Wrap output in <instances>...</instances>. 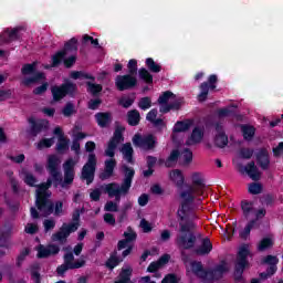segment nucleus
<instances>
[{
	"label": "nucleus",
	"instance_id": "nucleus-1",
	"mask_svg": "<svg viewBox=\"0 0 283 283\" xmlns=\"http://www.w3.org/2000/svg\"><path fill=\"white\" fill-rule=\"evenodd\" d=\"M196 193L184 190L180 192L181 209L178 211L179 218V230L178 234L175 239V244H177L178 249H184V251H189L196 247V242H198V237H196V229L198 226L193 220L187 218V213L191 211V206L196 200Z\"/></svg>",
	"mask_w": 283,
	"mask_h": 283
},
{
	"label": "nucleus",
	"instance_id": "nucleus-2",
	"mask_svg": "<svg viewBox=\"0 0 283 283\" xmlns=\"http://www.w3.org/2000/svg\"><path fill=\"white\" fill-rule=\"evenodd\" d=\"M61 159L56 155H50L46 160V171L53 179V187H60L62 189H70L71 185H74V178L76 176V161L74 158H69L63 164L64 179L59 169Z\"/></svg>",
	"mask_w": 283,
	"mask_h": 283
},
{
	"label": "nucleus",
	"instance_id": "nucleus-3",
	"mask_svg": "<svg viewBox=\"0 0 283 283\" xmlns=\"http://www.w3.org/2000/svg\"><path fill=\"white\" fill-rule=\"evenodd\" d=\"M123 132H125V128L116 127L112 138L107 143L105 156L111 159H106L104 163V171L99 174V178L102 180H109V178L114 176V169H116V160L114 156H116V149L118 148V145L125 140V137H123Z\"/></svg>",
	"mask_w": 283,
	"mask_h": 283
},
{
	"label": "nucleus",
	"instance_id": "nucleus-4",
	"mask_svg": "<svg viewBox=\"0 0 283 283\" xmlns=\"http://www.w3.org/2000/svg\"><path fill=\"white\" fill-rule=\"evenodd\" d=\"M52 179H48L46 182H42L38 186L36 189V199H35V207L38 210H43V209H48V211L52 212V200H50V198H52V192H50L48 189H50V187H52Z\"/></svg>",
	"mask_w": 283,
	"mask_h": 283
},
{
	"label": "nucleus",
	"instance_id": "nucleus-5",
	"mask_svg": "<svg viewBox=\"0 0 283 283\" xmlns=\"http://www.w3.org/2000/svg\"><path fill=\"white\" fill-rule=\"evenodd\" d=\"M249 247L243 245L239 249L237 261L234 263V282H242L244 280V270L249 269Z\"/></svg>",
	"mask_w": 283,
	"mask_h": 283
},
{
	"label": "nucleus",
	"instance_id": "nucleus-6",
	"mask_svg": "<svg viewBox=\"0 0 283 283\" xmlns=\"http://www.w3.org/2000/svg\"><path fill=\"white\" fill-rule=\"evenodd\" d=\"M77 90H78V86H76V84L70 81H65L60 86L59 85L52 86L51 94H52L53 101L55 103H59L60 101H63L65 96H70V98H74L76 96Z\"/></svg>",
	"mask_w": 283,
	"mask_h": 283
},
{
	"label": "nucleus",
	"instance_id": "nucleus-7",
	"mask_svg": "<svg viewBox=\"0 0 283 283\" xmlns=\"http://www.w3.org/2000/svg\"><path fill=\"white\" fill-rule=\"evenodd\" d=\"M21 73L24 76H28L30 74H33L31 77H25L22 80V85L25 87H30V85H33V83H39L41 81H45V73L43 72H36V62L24 64L21 69Z\"/></svg>",
	"mask_w": 283,
	"mask_h": 283
},
{
	"label": "nucleus",
	"instance_id": "nucleus-8",
	"mask_svg": "<svg viewBox=\"0 0 283 283\" xmlns=\"http://www.w3.org/2000/svg\"><path fill=\"white\" fill-rule=\"evenodd\" d=\"M132 140L134 147H137L143 151H154V149H156V145H158V140L156 139V136H154L153 134H135Z\"/></svg>",
	"mask_w": 283,
	"mask_h": 283
},
{
	"label": "nucleus",
	"instance_id": "nucleus-9",
	"mask_svg": "<svg viewBox=\"0 0 283 283\" xmlns=\"http://www.w3.org/2000/svg\"><path fill=\"white\" fill-rule=\"evenodd\" d=\"M63 264L56 268V273L60 277H63L67 271H74V269H83L85 266V260H80L74 262V253L67 252L63 256Z\"/></svg>",
	"mask_w": 283,
	"mask_h": 283
},
{
	"label": "nucleus",
	"instance_id": "nucleus-10",
	"mask_svg": "<svg viewBox=\"0 0 283 283\" xmlns=\"http://www.w3.org/2000/svg\"><path fill=\"white\" fill-rule=\"evenodd\" d=\"M96 154H88L87 161L82 167V180H86V185H92L94 182V176L96 174Z\"/></svg>",
	"mask_w": 283,
	"mask_h": 283
},
{
	"label": "nucleus",
	"instance_id": "nucleus-11",
	"mask_svg": "<svg viewBox=\"0 0 283 283\" xmlns=\"http://www.w3.org/2000/svg\"><path fill=\"white\" fill-rule=\"evenodd\" d=\"M103 193H107L108 198H115L116 205L120 202L122 196L129 193V188L118 185V182H111L102 186Z\"/></svg>",
	"mask_w": 283,
	"mask_h": 283
},
{
	"label": "nucleus",
	"instance_id": "nucleus-12",
	"mask_svg": "<svg viewBox=\"0 0 283 283\" xmlns=\"http://www.w3.org/2000/svg\"><path fill=\"white\" fill-rule=\"evenodd\" d=\"M136 85H138V78L134 75H117L115 78V87H117L118 92L134 90Z\"/></svg>",
	"mask_w": 283,
	"mask_h": 283
},
{
	"label": "nucleus",
	"instance_id": "nucleus-13",
	"mask_svg": "<svg viewBox=\"0 0 283 283\" xmlns=\"http://www.w3.org/2000/svg\"><path fill=\"white\" fill-rule=\"evenodd\" d=\"M28 123L30 125L29 134L30 136L36 137L42 132H48L50 129V120L43 118L29 117Z\"/></svg>",
	"mask_w": 283,
	"mask_h": 283
},
{
	"label": "nucleus",
	"instance_id": "nucleus-14",
	"mask_svg": "<svg viewBox=\"0 0 283 283\" xmlns=\"http://www.w3.org/2000/svg\"><path fill=\"white\" fill-rule=\"evenodd\" d=\"M78 226L75 223H63L60 231L52 235L54 242H65L70 238L71 233H76Z\"/></svg>",
	"mask_w": 283,
	"mask_h": 283
},
{
	"label": "nucleus",
	"instance_id": "nucleus-15",
	"mask_svg": "<svg viewBox=\"0 0 283 283\" xmlns=\"http://www.w3.org/2000/svg\"><path fill=\"white\" fill-rule=\"evenodd\" d=\"M207 185L205 184V179L200 172L192 174V185L189 186L187 191L190 193H195V196H205V188Z\"/></svg>",
	"mask_w": 283,
	"mask_h": 283
},
{
	"label": "nucleus",
	"instance_id": "nucleus-16",
	"mask_svg": "<svg viewBox=\"0 0 283 283\" xmlns=\"http://www.w3.org/2000/svg\"><path fill=\"white\" fill-rule=\"evenodd\" d=\"M238 167L240 174H247L249 178L255 182L262 178V172H260L258 166H255V161L248 163L245 167H243L242 164H239Z\"/></svg>",
	"mask_w": 283,
	"mask_h": 283
},
{
	"label": "nucleus",
	"instance_id": "nucleus-17",
	"mask_svg": "<svg viewBox=\"0 0 283 283\" xmlns=\"http://www.w3.org/2000/svg\"><path fill=\"white\" fill-rule=\"evenodd\" d=\"M214 129L217 132L214 136V145L220 149H224V147L229 145V136H227V133H224V127L220 123L214 125Z\"/></svg>",
	"mask_w": 283,
	"mask_h": 283
},
{
	"label": "nucleus",
	"instance_id": "nucleus-18",
	"mask_svg": "<svg viewBox=\"0 0 283 283\" xmlns=\"http://www.w3.org/2000/svg\"><path fill=\"white\" fill-rule=\"evenodd\" d=\"M255 158H256V165L263 170L266 171L269 167H271V156L269 155V149L266 148H260L255 153Z\"/></svg>",
	"mask_w": 283,
	"mask_h": 283
},
{
	"label": "nucleus",
	"instance_id": "nucleus-19",
	"mask_svg": "<svg viewBox=\"0 0 283 283\" xmlns=\"http://www.w3.org/2000/svg\"><path fill=\"white\" fill-rule=\"evenodd\" d=\"M19 32H21V27H15L13 29L8 28L0 33V41L2 43H13V41H19V39H21Z\"/></svg>",
	"mask_w": 283,
	"mask_h": 283
},
{
	"label": "nucleus",
	"instance_id": "nucleus-20",
	"mask_svg": "<svg viewBox=\"0 0 283 283\" xmlns=\"http://www.w3.org/2000/svg\"><path fill=\"white\" fill-rule=\"evenodd\" d=\"M224 273H229L227 261H221L213 270H208V280H222Z\"/></svg>",
	"mask_w": 283,
	"mask_h": 283
},
{
	"label": "nucleus",
	"instance_id": "nucleus-21",
	"mask_svg": "<svg viewBox=\"0 0 283 283\" xmlns=\"http://www.w3.org/2000/svg\"><path fill=\"white\" fill-rule=\"evenodd\" d=\"M120 169L124 174V179L120 186L125 187L126 189H132V182H134V176H136V170L127 165H123Z\"/></svg>",
	"mask_w": 283,
	"mask_h": 283
},
{
	"label": "nucleus",
	"instance_id": "nucleus-22",
	"mask_svg": "<svg viewBox=\"0 0 283 283\" xmlns=\"http://www.w3.org/2000/svg\"><path fill=\"white\" fill-rule=\"evenodd\" d=\"M191 271L193 275L199 277L200 280H209V270H205L202 262L200 261H192L190 263Z\"/></svg>",
	"mask_w": 283,
	"mask_h": 283
},
{
	"label": "nucleus",
	"instance_id": "nucleus-23",
	"mask_svg": "<svg viewBox=\"0 0 283 283\" xmlns=\"http://www.w3.org/2000/svg\"><path fill=\"white\" fill-rule=\"evenodd\" d=\"M12 233H14V226H12V223H6L0 229V243L1 244H10Z\"/></svg>",
	"mask_w": 283,
	"mask_h": 283
},
{
	"label": "nucleus",
	"instance_id": "nucleus-24",
	"mask_svg": "<svg viewBox=\"0 0 283 283\" xmlns=\"http://www.w3.org/2000/svg\"><path fill=\"white\" fill-rule=\"evenodd\" d=\"M213 251V243H211V239L206 237L201 240L200 247L195 249L196 255H209Z\"/></svg>",
	"mask_w": 283,
	"mask_h": 283
},
{
	"label": "nucleus",
	"instance_id": "nucleus-25",
	"mask_svg": "<svg viewBox=\"0 0 283 283\" xmlns=\"http://www.w3.org/2000/svg\"><path fill=\"white\" fill-rule=\"evenodd\" d=\"M169 179L174 185L177 187V189H182L185 187V175L182 174V170L180 169H174L169 172Z\"/></svg>",
	"mask_w": 283,
	"mask_h": 283
},
{
	"label": "nucleus",
	"instance_id": "nucleus-26",
	"mask_svg": "<svg viewBox=\"0 0 283 283\" xmlns=\"http://www.w3.org/2000/svg\"><path fill=\"white\" fill-rule=\"evenodd\" d=\"M95 120L102 129H105L108 125L112 124V113L109 112H99L95 114Z\"/></svg>",
	"mask_w": 283,
	"mask_h": 283
},
{
	"label": "nucleus",
	"instance_id": "nucleus-27",
	"mask_svg": "<svg viewBox=\"0 0 283 283\" xmlns=\"http://www.w3.org/2000/svg\"><path fill=\"white\" fill-rule=\"evenodd\" d=\"M133 273L134 269L132 266L123 268L114 283H134L132 281Z\"/></svg>",
	"mask_w": 283,
	"mask_h": 283
},
{
	"label": "nucleus",
	"instance_id": "nucleus-28",
	"mask_svg": "<svg viewBox=\"0 0 283 283\" xmlns=\"http://www.w3.org/2000/svg\"><path fill=\"white\" fill-rule=\"evenodd\" d=\"M191 127V120H178L176 122L174 128H172V140L176 142V135L180 134L182 132H189V128Z\"/></svg>",
	"mask_w": 283,
	"mask_h": 283
},
{
	"label": "nucleus",
	"instance_id": "nucleus-29",
	"mask_svg": "<svg viewBox=\"0 0 283 283\" xmlns=\"http://www.w3.org/2000/svg\"><path fill=\"white\" fill-rule=\"evenodd\" d=\"M64 54H75L78 52V40L76 38H72L64 43V48L62 49Z\"/></svg>",
	"mask_w": 283,
	"mask_h": 283
},
{
	"label": "nucleus",
	"instance_id": "nucleus-30",
	"mask_svg": "<svg viewBox=\"0 0 283 283\" xmlns=\"http://www.w3.org/2000/svg\"><path fill=\"white\" fill-rule=\"evenodd\" d=\"M156 163H158V158L155 156L148 155L146 157L147 170L143 171L144 178H151V176H154V168L156 167Z\"/></svg>",
	"mask_w": 283,
	"mask_h": 283
},
{
	"label": "nucleus",
	"instance_id": "nucleus-31",
	"mask_svg": "<svg viewBox=\"0 0 283 283\" xmlns=\"http://www.w3.org/2000/svg\"><path fill=\"white\" fill-rule=\"evenodd\" d=\"M52 205H53V208H52L53 210L51 212L48 210V208H44L39 211H41L42 213H45V216H52V213L55 217L63 216V201L61 200H57L55 202L52 201Z\"/></svg>",
	"mask_w": 283,
	"mask_h": 283
},
{
	"label": "nucleus",
	"instance_id": "nucleus-32",
	"mask_svg": "<svg viewBox=\"0 0 283 283\" xmlns=\"http://www.w3.org/2000/svg\"><path fill=\"white\" fill-rule=\"evenodd\" d=\"M122 154L124 156V160H126L129 165H134V147H132V143H126L123 145Z\"/></svg>",
	"mask_w": 283,
	"mask_h": 283
},
{
	"label": "nucleus",
	"instance_id": "nucleus-33",
	"mask_svg": "<svg viewBox=\"0 0 283 283\" xmlns=\"http://www.w3.org/2000/svg\"><path fill=\"white\" fill-rule=\"evenodd\" d=\"M127 123L130 127H138L140 125V112L138 109L128 111Z\"/></svg>",
	"mask_w": 283,
	"mask_h": 283
},
{
	"label": "nucleus",
	"instance_id": "nucleus-34",
	"mask_svg": "<svg viewBox=\"0 0 283 283\" xmlns=\"http://www.w3.org/2000/svg\"><path fill=\"white\" fill-rule=\"evenodd\" d=\"M178 158H180V150L178 149L171 150L170 155L166 159L165 167H167V169H171V167H176L178 163Z\"/></svg>",
	"mask_w": 283,
	"mask_h": 283
},
{
	"label": "nucleus",
	"instance_id": "nucleus-35",
	"mask_svg": "<svg viewBox=\"0 0 283 283\" xmlns=\"http://www.w3.org/2000/svg\"><path fill=\"white\" fill-rule=\"evenodd\" d=\"M117 252L114 251L113 253H111L108 260H106L105 262V266L106 269H109V271H114V269H116V266H118V264H120V262H123V260H120L117 256Z\"/></svg>",
	"mask_w": 283,
	"mask_h": 283
},
{
	"label": "nucleus",
	"instance_id": "nucleus-36",
	"mask_svg": "<svg viewBox=\"0 0 283 283\" xmlns=\"http://www.w3.org/2000/svg\"><path fill=\"white\" fill-rule=\"evenodd\" d=\"M241 132L244 140H253V136H255V127L251 125H241Z\"/></svg>",
	"mask_w": 283,
	"mask_h": 283
},
{
	"label": "nucleus",
	"instance_id": "nucleus-37",
	"mask_svg": "<svg viewBox=\"0 0 283 283\" xmlns=\"http://www.w3.org/2000/svg\"><path fill=\"white\" fill-rule=\"evenodd\" d=\"M139 78L144 81L147 85H151L154 83V75L149 73V71L145 67L139 69L138 71Z\"/></svg>",
	"mask_w": 283,
	"mask_h": 283
},
{
	"label": "nucleus",
	"instance_id": "nucleus-38",
	"mask_svg": "<svg viewBox=\"0 0 283 283\" xmlns=\"http://www.w3.org/2000/svg\"><path fill=\"white\" fill-rule=\"evenodd\" d=\"M67 149H70V139L65 137H59L56 144L57 154H64V151H67Z\"/></svg>",
	"mask_w": 283,
	"mask_h": 283
},
{
	"label": "nucleus",
	"instance_id": "nucleus-39",
	"mask_svg": "<svg viewBox=\"0 0 283 283\" xmlns=\"http://www.w3.org/2000/svg\"><path fill=\"white\" fill-rule=\"evenodd\" d=\"M146 67L153 73V74H159V72L163 71V66L156 61H154L151 57L146 59Z\"/></svg>",
	"mask_w": 283,
	"mask_h": 283
},
{
	"label": "nucleus",
	"instance_id": "nucleus-40",
	"mask_svg": "<svg viewBox=\"0 0 283 283\" xmlns=\"http://www.w3.org/2000/svg\"><path fill=\"white\" fill-rule=\"evenodd\" d=\"M65 56H67L65 54V51H57L53 56H52V63H51V67H59V65H61V63H64V59Z\"/></svg>",
	"mask_w": 283,
	"mask_h": 283
},
{
	"label": "nucleus",
	"instance_id": "nucleus-41",
	"mask_svg": "<svg viewBox=\"0 0 283 283\" xmlns=\"http://www.w3.org/2000/svg\"><path fill=\"white\" fill-rule=\"evenodd\" d=\"M200 93L198 94V101L199 103H205L207 101V97L209 96V82H203L199 86Z\"/></svg>",
	"mask_w": 283,
	"mask_h": 283
},
{
	"label": "nucleus",
	"instance_id": "nucleus-42",
	"mask_svg": "<svg viewBox=\"0 0 283 283\" xmlns=\"http://www.w3.org/2000/svg\"><path fill=\"white\" fill-rule=\"evenodd\" d=\"M202 138H205V132H202V129L199 127H195L191 133L190 140H192L195 145H198V143H202Z\"/></svg>",
	"mask_w": 283,
	"mask_h": 283
},
{
	"label": "nucleus",
	"instance_id": "nucleus-43",
	"mask_svg": "<svg viewBox=\"0 0 283 283\" xmlns=\"http://www.w3.org/2000/svg\"><path fill=\"white\" fill-rule=\"evenodd\" d=\"M241 209L243 211L244 218L249 219L251 213H253V201H241Z\"/></svg>",
	"mask_w": 283,
	"mask_h": 283
},
{
	"label": "nucleus",
	"instance_id": "nucleus-44",
	"mask_svg": "<svg viewBox=\"0 0 283 283\" xmlns=\"http://www.w3.org/2000/svg\"><path fill=\"white\" fill-rule=\"evenodd\" d=\"M263 189L264 187L260 182H251L248 187V191L251 193V196H260Z\"/></svg>",
	"mask_w": 283,
	"mask_h": 283
},
{
	"label": "nucleus",
	"instance_id": "nucleus-45",
	"mask_svg": "<svg viewBox=\"0 0 283 283\" xmlns=\"http://www.w3.org/2000/svg\"><path fill=\"white\" fill-rule=\"evenodd\" d=\"M87 85V92L92 94V96H96L97 94H101L103 92V85L101 84H94L92 82H86Z\"/></svg>",
	"mask_w": 283,
	"mask_h": 283
},
{
	"label": "nucleus",
	"instance_id": "nucleus-46",
	"mask_svg": "<svg viewBox=\"0 0 283 283\" xmlns=\"http://www.w3.org/2000/svg\"><path fill=\"white\" fill-rule=\"evenodd\" d=\"M171 98H176V94H174L171 91H166L158 97V103L159 105H165L169 103Z\"/></svg>",
	"mask_w": 283,
	"mask_h": 283
},
{
	"label": "nucleus",
	"instance_id": "nucleus-47",
	"mask_svg": "<svg viewBox=\"0 0 283 283\" xmlns=\"http://www.w3.org/2000/svg\"><path fill=\"white\" fill-rule=\"evenodd\" d=\"M41 265L39 263H34L31 265V277L34 283H41V273H39Z\"/></svg>",
	"mask_w": 283,
	"mask_h": 283
},
{
	"label": "nucleus",
	"instance_id": "nucleus-48",
	"mask_svg": "<svg viewBox=\"0 0 283 283\" xmlns=\"http://www.w3.org/2000/svg\"><path fill=\"white\" fill-rule=\"evenodd\" d=\"M127 69H128V75L130 76L138 74V61L136 59L129 60L127 64Z\"/></svg>",
	"mask_w": 283,
	"mask_h": 283
},
{
	"label": "nucleus",
	"instance_id": "nucleus-49",
	"mask_svg": "<svg viewBox=\"0 0 283 283\" xmlns=\"http://www.w3.org/2000/svg\"><path fill=\"white\" fill-rule=\"evenodd\" d=\"M83 211H85L84 208L82 209H75L72 213V221L71 223L69 224H76L77 226V229L81 227V213H83Z\"/></svg>",
	"mask_w": 283,
	"mask_h": 283
},
{
	"label": "nucleus",
	"instance_id": "nucleus-50",
	"mask_svg": "<svg viewBox=\"0 0 283 283\" xmlns=\"http://www.w3.org/2000/svg\"><path fill=\"white\" fill-rule=\"evenodd\" d=\"M271 247H273V240L271 238H263L258 245V251H266Z\"/></svg>",
	"mask_w": 283,
	"mask_h": 283
},
{
	"label": "nucleus",
	"instance_id": "nucleus-51",
	"mask_svg": "<svg viewBox=\"0 0 283 283\" xmlns=\"http://www.w3.org/2000/svg\"><path fill=\"white\" fill-rule=\"evenodd\" d=\"M124 240H126L128 243L129 242H135L136 238H138V234H136V232L134 231V229H132V227H127L126 232H124Z\"/></svg>",
	"mask_w": 283,
	"mask_h": 283
},
{
	"label": "nucleus",
	"instance_id": "nucleus-52",
	"mask_svg": "<svg viewBox=\"0 0 283 283\" xmlns=\"http://www.w3.org/2000/svg\"><path fill=\"white\" fill-rule=\"evenodd\" d=\"M149 107H151V97H142L138 102V108L146 112V109H149Z\"/></svg>",
	"mask_w": 283,
	"mask_h": 283
},
{
	"label": "nucleus",
	"instance_id": "nucleus-53",
	"mask_svg": "<svg viewBox=\"0 0 283 283\" xmlns=\"http://www.w3.org/2000/svg\"><path fill=\"white\" fill-rule=\"evenodd\" d=\"M4 203L10 209V211H12V213H17L21 207V203L19 201H12L8 198H4Z\"/></svg>",
	"mask_w": 283,
	"mask_h": 283
},
{
	"label": "nucleus",
	"instance_id": "nucleus-54",
	"mask_svg": "<svg viewBox=\"0 0 283 283\" xmlns=\"http://www.w3.org/2000/svg\"><path fill=\"white\" fill-rule=\"evenodd\" d=\"M27 255H30V249L25 248L20 252V254L17 258V266L20 269V266H23V262H25Z\"/></svg>",
	"mask_w": 283,
	"mask_h": 283
},
{
	"label": "nucleus",
	"instance_id": "nucleus-55",
	"mask_svg": "<svg viewBox=\"0 0 283 283\" xmlns=\"http://www.w3.org/2000/svg\"><path fill=\"white\" fill-rule=\"evenodd\" d=\"M54 145V139L43 138L38 143V149H50Z\"/></svg>",
	"mask_w": 283,
	"mask_h": 283
},
{
	"label": "nucleus",
	"instance_id": "nucleus-56",
	"mask_svg": "<svg viewBox=\"0 0 283 283\" xmlns=\"http://www.w3.org/2000/svg\"><path fill=\"white\" fill-rule=\"evenodd\" d=\"M62 114L66 118H70V116H72V114H74V104L72 102H67L62 109Z\"/></svg>",
	"mask_w": 283,
	"mask_h": 283
},
{
	"label": "nucleus",
	"instance_id": "nucleus-57",
	"mask_svg": "<svg viewBox=\"0 0 283 283\" xmlns=\"http://www.w3.org/2000/svg\"><path fill=\"white\" fill-rule=\"evenodd\" d=\"M76 64V54H72L69 57H64L63 65L66 67V70H71V67H74Z\"/></svg>",
	"mask_w": 283,
	"mask_h": 283
},
{
	"label": "nucleus",
	"instance_id": "nucleus-58",
	"mask_svg": "<svg viewBox=\"0 0 283 283\" xmlns=\"http://www.w3.org/2000/svg\"><path fill=\"white\" fill-rule=\"evenodd\" d=\"M48 87H50V84L48 82H44L42 83V85L33 90V94L35 96H42V94H45L48 92Z\"/></svg>",
	"mask_w": 283,
	"mask_h": 283
},
{
	"label": "nucleus",
	"instance_id": "nucleus-59",
	"mask_svg": "<svg viewBox=\"0 0 283 283\" xmlns=\"http://www.w3.org/2000/svg\"><path fill=\"white\" fill-rule=\"evenodd\" d=\"M254 150L251 148H241L240 149V157L243 158V160H251L253 158Z\"/></svg>",
	"mask_w": 283,
	"mask_h": 283
},
{
	"label": "nucleus",
	"instance_id": "nucleus-60",
	"mask_svg": "<svg viewBox=\"0 0 283 283\" xmlns=\"http://www.w3.org/2000/svg\"><path fill=\"white\" fill-rule=\"evenodd\" d=\"M280 262V259H277V256L275 255H266L263 259V264H269V266H277V263Z\"/></svg>",
	"mask_w": 283,
	"mask_h": 283
},
{
	"label": "nucleus",
	"instance_id": "nucleus-61",
	"mask_svg": "<svg viewBox=\"0 0 283 283\" xmlns=\"http://www.w3.org/2000/svg\"><path fill=\"white\" fill-rule=\"evenodd\" d=\"M135 98L132 97H122L119 99V105L124 107V109H129L134 105Z\"/></svg>",
	"mask_w": 283,
	"mask_h": 283
},
{
	"label": "nucleus",
	"instance_id": "nucleus-62",
	"mask_svg": "<svg viewBox=\"0 0 283 283\" xmlns=\"http://www.w3.org/2000/svg\"><path fill=\"white\" fill-rule=\"evenodd\" d=\"M24 182L29 187H36V177L30 172H27L24 176Z\"/></svg>",
	"mask_w": 283,
	"mask_h": 283
},
{
	"label": "nucleus",
	"instance_id": "nucleus-63",
	"mask_svg": "<svg viewBox=\"0 0 283 283\" xmlns=\"http://www.w3.org/2000/svg\"><path fill=\"white\" fill-rule=\"evenodd\" d=\"M104 210L108 212H117L118 211V203L114 201H107L104 206Z\"/></svg>",
	"mask_w": 283,
	"mask_h": 283
},
{
	"label": "nucleus",
	"instance_id": "nucleus-64",
	"mask_svg": "<svg viewBox=\"0 0 283 283\" xmlns=\"http://www.w3.org/2000/svg\"><path fill=\"white\" fill-rule=\"evenodd\" d=\"M161 283H178V276L174 273H169L163 279Z\"/></svg>",
	"mask_w": 283,
	"mask_h": 283
}]
</instances>
